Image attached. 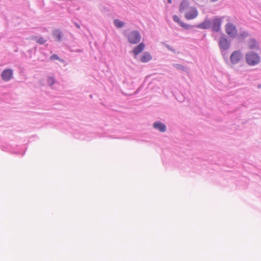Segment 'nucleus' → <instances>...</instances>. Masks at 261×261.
Here are the masks:
<instances>
[{"mask_svg":"<svg viewBox=\"0 0 261 261\" xmlns=\"http://www.w3.org/2000/svg\"><path fill=\"white\" fill-rule=\"evenodd\" d=\"M47 83L50 86L53 85L55 83V80L53 77H49L48 78Z\"/></svg>","mask_w":261,"mask_h":261,"instance_id":"nucleus-16","label":"nucleus"},{"mask_svg":"<svg viewBox=\"0 0 261 261\" xmlns=\"http://www.w3.org/2000/svg\"><path fill=\"white\" fill-rule=\"evenodd\" d=\"M179 11L180 12L186 11L185 17L188 20L194 19L198 15V12L194 7H190L189 3L186 1H184L180 4Z\"/></svg>","mask_w":261,"mask_h":261,"instance_id":"nucleus-1","label":"nucleus"},{"mask_svg":"<svg viewBox=\"0 0 261 261\" xmlns=\"http://www.w3.org/2000/svg\"><path fill=\"white\" fill-rule=\"evenodd\" d=\"M225 31L227 34L231 37H234L237 35V30L236 27L231 23H228L225 26Z\"/></svg>","mask_w":261,"mask_h":261,"instance_id":"nucleus-4","label":"nucleus"},{"mask_svg":"<svg viewBox=\"0 0 261 261\" xmlns=\"http://www.w3.org/2000/svg\"><path fill=\"white\" fill-rule=\"evenodd\" d=\"M212 2H216V1H217L218 0H211Z\"/></svg>","mask_w":261,"mask_h":261,"instance_id":"nucleus-21","label":"nucleus"},{"mask_svg":"<svg viewBox=\"0 0 261 261\" xmlns=\"http://www.w3.org/2000/svg\"><path fill=\"white\" fill-rule=\"evenodd\" d=\"M153 127L156 129H158L162 132H164L166 130V127L165 124L160 122H155L153 124Z\"/></svg>","mask_w":261,"mask_h":261,"instance_id":"nucleus-10","label":"nucleus"},{"mask_svg":"<svg viewBox=\"0 0 261 261\" xmlns=\"http://www.w3.org/2000/svg\"><path fill=\"white\" fill-rule=\"evenodd\" d=\"M209 25H210L209 22H204V23H201L200 25H199V27L201 28L206 29L209 26Z\"/></svg>","mask_w":261,"mask_h":261,"instance_id":"nucleus-17","label":"nucleus"},{"mask_svg":"<svg viewBox=\"0 0 261 261\" xmlns=\"http://www.w3.org/2000/svg\"><path fill=\"white\" fill-rule=\"evenodd\" d=\"M114 23H115V25L117 28H121L124 25V23L123 22H122V21H120L119 20H118V19H116V20H114Z\"/></svg>","mask_w":261,"mask_h":261,"instance_id":"nucleus-15","label":"nucleus"},{"mask_svg":"<svg viewBox=\"0 0 261 261\" xmlns=\"http://www.w3.org/2000/svg\"><path fill=\"white\" fill-rule=\"evenodd\" d=\"M144 48L145 44L143 43H141L134 48L133 53L135 56H137L141 53L144 50Z\"/></svg>","mask_w":261,"mask_h":261,"instance_id":"nucleus-8","label":"nucleus"},{"mask_svg":"<svg viewBox=\"0 0 261 261\" xmlns=\"http://www.w3.org/2000/svg\"><path fill=\"white\" fill-rule=\"evenodd\" d=\"M248 47L250 49H254L258 47L257 43L253 39H251L248 42Z\"/></svg>","mask_w":261,"mask_h":261,"instance_id":"nucleus-13","label":"nucleus"},{"mask_svg":"<svg viewBox=\"0 0 261 261\" xmlns=\"http://www.w3.org/2000/svg\"><path fill=\"white\" fill-rule=\"evenodd\" d=\"M168 2H169V3H171V0H168Z\"/></svg>","mask_w":261,"mask_h":261,"instance_id":"nucleus-22","label":"nucleus"},{"mask_svg":"<svg viewBox=\"0 0 261 261\" xmlns=\"http://www.w3.org/2000/svg\"><path fill=\"white\" fill-rule=\"evenodd\" d=\"M50 59L51 60H59V57L57 55L54 54L50 56Z\"/></svg>","mask_w":261,"mask_h":261,"instance_id":"nucleus-19","label":"nucleus"},{"mask_svg":"<svg viewBox=\"0 0 261 261\" xmlns=\"http://www.w3.org/2000/svg\"><path fill=\"white\" fill-rule=\"evenodd\" d=\"M54 35L56 37L58 40L60 41L62 38V33L59 30H56L54 32Z\"/></svg>","mask_w":261,"mask_h":261,"instance_id":"nucleus-14","label":"nucleus"},{"mask_svg":"<svg viewBox=\"0 0 261 261\" xmlns=\"http://www.w3.org/2000/svg\"><path fill=\"white\" fill-rule=\"evenodd\" d=\"M242 58V55L239 51H233L230 56V61L232 64L238 63Z\"/></svg>","mask_w":261,"mask_h":261,"instance_id":"nucleus-5","label":"nucleus"},{"mask_svg":"<svg viewBox=\"0 0 261 261\" xmlns=\"http://www.w3.org/2000/svg\"><path fill=\"white\" fill-rule=\"evenodd\" d=\"M173 20L174 21L178 23L182 27H183L184 28L188 29L189 28V26L188 24L181 22L180 21V19H179V17L176 15H174L173 16Z\"/></svg>","mask_w":261,"mask_h":261,"instance_id":"nucleus-12","label":"nucleus"},{"mask_svg":"<svg viewBox=\"0 0 261 261\" xmlns=\"http://www.w3.org/2000/svg\"><path fill=\"white\" fill-rule=\"evenodd\" d=\"M219 44L220 48L224 50L227 49L229 46V43L228 40L224 37H222L220 38Z\"/></svg>","mask_w":261,"mask_h":261,"instance_id":"nucleus-7","label":"nucleus"},{"mask_svg":"<svg viewBox=\"0 0 261 261\" xmlns=\"http://www.w3.org/2000/svg\"><path fill=\"white\" fill-rule=\"evenodd\" d=\"M151 59V56L148 53H145L141 57L140 60L142 62H147L149 61Z\"/></svg>","mask_w":261,"mask_h":261,"instance_id":"nucleus-11","label":"nucleus"},{"mask_svg":"<svg viewBox=\"0 0 261 261\" xmlns=\"http://www.w3.org/2000/svg\"><path fill=\"white\" fill-rule=\"evenodd\" d=\"M247 63L250 65H254L259 63L260 61L259 57L255 53H249L246 55Z\"/></svg>","mask_w":261,"mask_h":261,"instance_id":"nucleus-2","label":"nucleus"},{"mask_svg":"<svg viewBox=\"0 0 261 261\" xmlns=\"http://www.w3.org/2000/svg\"><path fill=\"white\" fill-rule=\"evenodd\" d=\"M127 38L130 43L137 44L140 42L141 36L138 31H134L128 34Z\"/></svg>","mask_w":261,"mask_h":261,"instance_id":"nucleus-3","label":"nucleus"},{"mask_svg":"<svg viewBox=\"0 0 261 261\" xmlns=\"http://www.w3.org/2000/svg\"><path fill=\"white\" fill-rule=\"evenodd\" d=\"M45 39L43 37H41L37 40V42L40 44H43L45 42Z\"/></svg>","mask_w":261,"mask_h":261,"instance_id":"nucleus-18","label":"nucleus"},{"mask_svg":"<svg viewBox=\"0 0 261 261\" xmlns=\"http://www.w3.org/2000/svg\"><path fill=\"white\" fill-rule=\"evenodd\" d=\"M176 67L178 69H182V70H183L184 68V67L182 65H179V64L176 65Z\"/></svg>","mask_w":261,"mask_h":261,"instance_id":"nucleus-20","label":"nucleus"},{"mask_svg":"<svg viewBox=\"0 0 261 261\" xmlns=\"http://www.w3.org/2000/svg\"><path fill=\"white\" fill-rule=\"evenodd\" d=\"M13 75V71L10 69H7L4 70L2 73V77L3 80L8 81H9L12 77Z\"/></svg>","mask_w":261,"mask_h":261,"instance_id":"nucleus-6","label":"nucleus"},{"mask_svg":"<svg viewBox=\"0 0 261 261\" xmlns=\"http://www.w3.org/2000/svg\"><path fill=\"white\" fill-rule=\"evenodd\" d=\"M221 20L219 18H216L214 20L212 28L214 31L218 32L220 29Z\"/></svg>","mask_w":261,"mask_h":261,"instance_id":"nucleus-9","label":"nucleus"}]
</instances>
